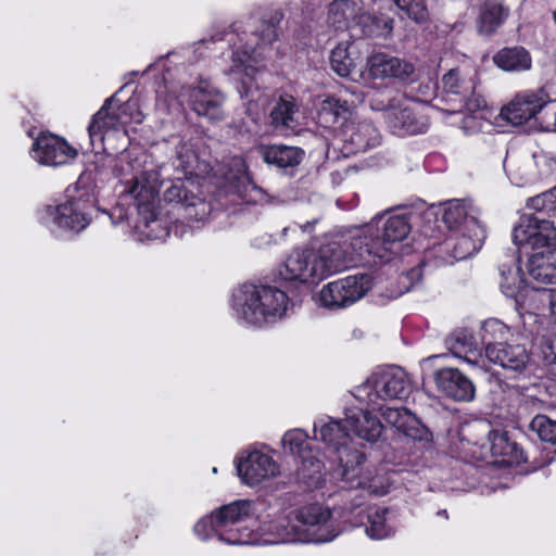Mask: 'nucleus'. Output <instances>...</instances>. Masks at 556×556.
Wrapping results in <instances>:
<instances>
[{
  "instance_id": "23",
  "label": "nucleus",
  "mask_w": 556,
  "mask_h": 556,
  "mask_svg": "<svg viewBox=\"0 0 556 556\" xmlns=\"http://www.w3.org/2000/svg\"><path fill=\"white\" fill-rule=\"evenodd\" d=\"M485 358L503 369L522 372L531 364L527 349L521 344H501L485 348Z\"/></svg>"
},
{
  "instance_id": "26",
  "label": "nucleus",
  "mask_w": 556,
  "mask_h": 556,
  "mask_svg": "<svg viewBox=\"0 0 556 556\" xmlns=\"http://www.w3.org/2000/svg\"><path fill=\"white\" fill-rule=\"evenodd\" d=\"M469 115L464 119V127L469 131H490L492 128L491 118L494 112L486 106L485 100L475 93V89L466 99H462Z\"/></svg>"
},
{
  "instance_id": "47",
  "label": "nucleus",
  "mask_w": 556,
  "mask_h": 556,
  "mask_svg": "<svg viewBox=\"0 0 556 556\" xmlns=\"http://www.w3.org/2000/svg\"><path fill=\"white\" fill-rule=\"evenodd\" d=\"M527 206L538 213L546 211L553 216H556V186L548 191L530 198L527 202Z\"/></svg>"
},
{
  "instance_id": "55",
  "label": "nucleus",
  "mask_w": 556,
  "mask_h": 556,
  "mask_svg": "<svg viewBox=\"0 0 556 556\" xmlns=\"http://www.w3.org/2000/svg\"><path fill=\"white\" fill-rule=\"evenodd\" d=\"M445 515H446V510H443L442 517H445Z\"/></svg>"
},
{
  "instance_id": "54",
  "label": "nucleus",
  "mask_w": 556,
  "mask_h": 556,
  "mask_svg": "<svg viewBox=\"0 0 556 556\" xmlns=\"http://www.w3.org/2000/svg\"><path fill=\"white\" fill-rule=\"evenodd\" d=\"M213 472H214V473H216V472H217V468H216V467H214V468H213Z\"/></svg>"
},
{
  "instance_id": "35",
  "label": "nucleus",
  "mask_w": 556,
  "mask_h": 556,
  "mask_svg": "<svg viewBox=\"0 0 556 556\" xmlns=\"http://www.w3.org/2000/svg\"><path fill=\"white\" fill-rule=\"evenodd\" d=\"M199 165L198 155L190 141H181L176 147V156L173 162L176 174L185 176V178L193 185V177H198L197 167Z\"/></svg>"
},
{
  "instance_id": "50",
  "label": "nucleus",
  "mask_w": 556,
  "mask_h": 556,
  "mask_svg": "<svg viewBox=\"0 0 556 556\" xmlns=\"http://www.w3.org/2000/svg\"><path fill=\"white\" fill-rule=\"evenodd\" d=\"M388 90L375 92L370 98V108L374 111H383L387 114V119L389 121V114L391 111V105H396V101L400 100V97L390 98Z\"/></svg>"
},
{
  "instance_id": "19",
  "label": "nucleus",
  "mask_w": 556,
  "mask_h": 556,
  "mask_svg": "<svg viewBox=\"0 0 556 556\" xmlns=\"http://www.w3.org/2000/svg\"><path fill=\"white\" fill-rule=\"evenodd\" d=\"M198 182L194 179L193 185H190L185 176L176 174L165 188L163 199L185 211H193V213L188 212L186 217L200 220L206 215L208 206L195 194Z\"/></svg>"
},
{
  "instance_id": "15",
  "label": "nucleus",
  "mask_w": 556,
  "mask_h": 556,
  "mask_svg": "<svg viewBox=\"0 0 556 556\" xmlns=\"http://www.w3.org/2000/svg\"><path fill=\"white\" fill-rule=\"evenodd\" d=\"M370 288L369 276H349L324 286L317 295V301L327 308L345 307L361 300Z\"/></svg>"
},
{
  "instance_id": "14",
  "label": "nucleus",
  "mask_w": 556,
  "mask_h": 556,
  "mask_svg": "<svg viewBox=\"0 0 556 556\" xmlns=\"http://www.w3.org/2000/svg\"><path fill=\"white\" fill-rule=\"evenodd\" d=\"M281 442L286 450L301 458L300 479L311 489L323 488L326 483L325 465L311 448L307 433L293 429L285 433Z\"/></svg>"
},
{
  "instance_id": "21",
  "label": "nucleus",
  "mask_w": 556,
  "mask_h": 556,
  "mask_svg": "<svg viewBox=\"0 0 556 556\" xmlns=\"http://www.w3.org/2000/svg\"><path fill=\"white\" fill-rule=\"evenodd\" d=\"M414 65L405 60L384 52H375L367 58L365 70L361 73L363 81L371 79L406 80L414 74Z\"/></svg>"
},
{
  "instance_id": "37",
  "label": "nucleus",
  "mask_w": 556,
  "mask_h": 556,
  "mask_svg": "<svg viewBox=\"0 0 556 556\" xmlns=\"http://www.w3.org/2000/svg\"><path fill=\"white\" fill-rule=\"evenodd\" d=\"M388 425L403 432L407 437L415 438L418 431L417 418L406 408L388 407L382 412Z\"/></svg>"
},
{
  "instance_id": "45",
  "label": "nucleus",
  "mask_w": 556,
  "mask_h": 556,
  "mask_svg": "<svg viewBox=\"0 0 556 556\" xmlns=\"http://www.w3.org/2000/svg\"><path fill=\"white\" fill-rule=\"evenodd\" d=\"M448 349L451 353L457 357L464 359L471 366L485 369L484 359L481 355H478L475 351H472L467 342L466 337H454L447 341Z\"/></svg>"
},
{
  "instance_id": "27",
  "label": "nucleus",
  "mask_w": 556,
  "mask_h": 556,
  "mask_svg": "<svg viewBox=\"0 0 556 556\" xmlns=\"http://www.w3.org/2000/svg\"><path fill=\"white\" fill-rule=\"evenodd\" d=\"M469 229L459 230L453 247V256L456 260L467 258L477 253L486 237V230L480 220L469 219Z\"/></svg>"
},
{
  "instance_id": "32",
  "label": "nucleus",
  "mask_w": 556,
  "mask_h": 556,
  "mask_svg": "<svg viewBox=\"0 0 556 556\" xmlns=\"http://www.w3.org/2000/svg\"><path fill=\"white\" fill-rule=\"evenodd\" d=\"M359 8L351 0H334L328 10V24L336 30L354 28Z\"/></svg>"
},
{
  "instance_id": "9",
  "label": "nucleus",
  "mask_w": 556,
  "mask_h": 556,
  "mask_svg": "<svg viewBox=\"0 0 556 556\" xmlns=\"http://www.w3.org/2000/svg\"><path fill=\"white\" fill-rule=\"evenodd\" d=\"M293 513L301 543H328L343 532L336 510L323 503H309Z\"/></svg>"
},
{
  "instance_id": "43",
  "label": "nucleus",
  "mask_w": 556,
  "mask_h": 556,
  "mask_svg": "<svg viewBox=\"0 0 556 556\" xmlns=\"http://www.w3.org/2000/svg\"><path fill=\"white\" fill-rule=\"evenodd\" d=\"M513 336L511 329L496 318L485 320L481 326V340L485 348L501 345Z\"/></svg>"
},
{
  "instance_id": "29",
  "label": "nucleus",
  "mask_w": 556,
  "mask_h": 556,
  "mask_svg": "<svg viewBox=\"0 0 556 556\" xmlns=\"http://www.w3.org/2000/svg\"><path fill=\"white\" fill-rule=\"evenodd\" d=\"M363 101L364 97L362 94H356L355 99L352 100L348 98H327L321 102L318 110V122L324 127H331L340 119L345 121L355 105Z\"/></svg>"
},
{
  "instance_id": "42",
  "label": "nucleus",
  "mask_w": 556,
  "mask_h": 556,
  "mask_svg": "<svg viewBox=\"0 0 556 556\" xmlns=\"http://www.w3.org/2000/svg\"><path fill=\"white\" fill-rule=\"evenodd\" d=\"M345 131L351 132L350 141L355 151H363L375 147L379 141L376 127L368 122L359 123L357 126L346 125Z\"/></svg>"
},
{
  "instance_id": "36",
  "label": "nucleus",
  "mask_w": 556,
  "mask_h": 556,
  "mask_svg": "<svg viewBox=\"0 0 556 556\" xmlns=\"http://www.w3.org/2000/svg\"><path fill=\"white\" fill-rule=\"evenodd\" d=\"M508 10L495 0L486 1L478 18V30L484 35H491L506 20Z\"/></svg>"
},
{
  "instance_id": "51",
  "label": "nucleus",
  "mask_w": 556,
  "mask_h": 556,
  "mask_svg": "<svg viewBox=\"0 0 556 556\" xmlns=\"http://www.w3.org/2000/svg\"><path fill=\"white\" fill-rule=\"evenodd\" d=\"M536 295L541 301L548 302L551 313L556 317V290H543L542 292H536Z\"/></svg>"
},
{
  "instance_id": "7",
  "label": "nucleus",
  "mask_w": 556,
  "mask_h": 556,
  "mask_svg": "<svg viewBox=\"0 0 556 556\" xmlns=\"http://www.w3.org/2000/svg\"><path fill=\"white\" fill-rule=\"evenodd\" d=\"M288 305V295L270 286L244 285L233 294L237 318L251 326L262 327L281 319Z\"/></svg>"
},
{
  "instance_id": "40",
  "label": "nucleus",
  "mask_w": 556,
  "mask_h": 556,
  "mask_svg": "<svg viewBox=\"0 0 556 556\" xmlns=\"http://www.w3.org/2000/svg\"><path fill=\"white\" fill-rule=\"evenodd\" d=\"M388 508H375L368 513L366 534L372 540H383L394 534V526L387 518Z\"/></svg>"
},
{
  "instance_id": "28",
  "label": "nucleus",
  "mask_w": 556,
  "mask_h": 556,
  "mask_svg": "<svg viewBox=\"0 0 556 556\" xmlns=\"http://www.w3.org/2000/svg\"><path fill=\"white\" fill-rule=\"evenodd\" d=\"M480 211L471 201L451 200L446 202L442 211V220L450 229H469V219H479Z\"/></svg>"
},
{
  "instance_id": "46",
  "label": "nucleus",
  "mask_w": 556,
  "mask_h": 556,
  "mask_svg": "<svg viewBox=\"0 0 556 556\" xmlns=\"http://www.w3.org/2000/svg\"><path fill=\"white\" fill-rule=\"evenodd\" d=\"M349 42H341L331 52V68L342 77L349 76L354 67V61L349 52Z\"/></svg>"
},
{
  "instance_id": "18",
  "label": "nucleus",
  "mask_w": 556,
  "mask_h": 556,
  "mask_svg": "<svg viewBox=\"0 0 556 556\" xmlns=\"http://www.w3.org/2000/svg\"><path fill=\"white\" fill-rule=\"evenodd\" d=\"M77 150L70 143L53 134L42 132L34 141L30 155L40 165L62 166L76 159Z\"/></svg>"
},
{
  "instance_id": "20",
  "label": "nucleus",
  "mask_w": 556,
  "mask_h": 556,
  "mask_svg": "<svg viewBox=\"0 0 556 556\" xmlns=\"http://www.w3.org/2000/svg\"><path fill=\"white\" fill-rule=\"evenodd\" d=\"M548 103H552V101L544 90H525L517 93L513 100L501 110L498 116L511 125H521L535 117Z\"/></svg>"
},
{
  "instance_id": "13",
  "label": "nucleus",
  "mask_w": 556,
  "mask_h": 556,
  "mask_svg": "<svg viewBox=\"0 0 556 556\" xmlns=\"http://www.w3.org/2000/svg\"><path fill=\"white\" fill-rule=\"evenodd\" d=\"M235 466L241 482L250 488L267 486L281 475V466L273 453L258 447L241 451Z\"/></svg>"
},
{
  "instance_id": "3",
  "label": "nucleus",
  "mask_w": 556,
  "mask_h": 556,
  "mask_svg": "<svg viewBox=\"0 0 556 556\" xmlns=\"http://www.w3.org/2000/svg\"><path fill=\"white\" fill-rule=\"evenodd\" d=\"M313 432L316 440H320L338 454L341 467V478L350 488L362 489L370 494L382 495L387 493L383 479L370 467H364L363 453L350 448L351 433L345 419L321 417L315 420Z\"/></svg>"
},
{
  "instance_id": "22",
  "label": "nucleus",
  "mask_w": 556,
  "mask_h": 556,
  "mask_svg": "<svg viewBox=\"0 0 556 556\" xmlns=\"http://www.w3.org/2000/svg\"><path fill=\"white\" fill-rule=\"evenodd\" d=\"M224 100L223 93L207 80H201L189 91V101L194 112L211 121H219L224 117Z\"/></svg>"
},
{
  "instance_id": "39",
  "label": "nucleus",
  "mask_w": 556,
  "mask_h": 556,
  "mask_svg": "<svg viewBox=\"0 0 556 556\" xmlns=\"http://www.w3.org/2000/svg\"><path fill=\"white\" fill-rule=\"evenodd\" d=\"M355 27H359L361 33L368 37H386L393 29V20L359 11Z\"/></svg>"
},
{
  "instance_id": "30",
  "label": "nucleus",
  "mask_w": 556,
  "mask_h": 556,
  "mask_svg": "<svg viewBox=\"0 0 556 556\" xmlns=\"http://www.w3.org/2000/svg\"><path fill=\"white\" fill-rule=\"evenodd\" d=\"M488 440L490 452L495 463L504 466H513L522 460V451L516 443L508 440L505 432L492 430L489 432Z\"/></svg>"
},
{
  "instance_id": "2",
  "label": "nucleus",
  "mask_w": 556,
  "mask_h": 556,
  "mask_svg": "<svg viewBox=\"0 0 556 556\" xmlns=\"http://www.w3.org/2000/svg\"><path fill=\"white\" fill-rule=\"evenodd\" d=\"M361 238L331 240L318 249L294 250L278 269L282 280L315 283L357 262Z\"/></svg>"
},
{
  "instance_id": "49",
  "label": "nucleus",
  "mask_w": 556,
  "mask_h": 556,
  "mask_svg": "<svg viewBox=\"0 0 556 556\" xmlns=\"http://www.w3.org/2000/svg\"><path fill=\"white\" fill-rule=\"evenodd\" d=\"M531 428L536 431L541 440L556 443V420L545 415H538L532 419Z\"/></svg>"
},
{
  "instance_id": "11",
  "label": "nucleus",
  "mask_w": 556,
  "mask_h": 556,
  "mask_svg": "<svg viewBox=\"0 0 556 556\" xmlns=\"http://www.w3.org/2000/svg\"><path fill=\"white\" fill-rule=\"evenodd\" d=\"M504 169L514 185L522 187L551 176L556 170V159L539 147H527L508 152Z\"/></svg>"
},
{
  "instance_id": "5",
  "label": "nucleus",
  "mask_w": 556,
  "mask_h": 556,
  "mask_svg": "<svg viewBox=\"0 0 556 556\" xmlns=\"http://www.w3.org/2000/svg\"><path fill=\"white\" fill-rule=\"evenodd\" d=\"M519 248H530L528 274L539 288L556 283V226L538 215H522L513 230Z\"/></svg>"
},
{
  "instance_id": "24",
  "label": "nucleus",
  "mask_w": 556,
  "mask_h": 556,
  "mask_svg": "<svg viewBox=\"0 0 556 556\" xmlns=\"http://www.w3.org/2000/svg\"><path fill=\"white\" fill-rule=\"evenodd\" d=\"M438 389L455 401H470L475 396L473 383L458 369L444 368L435 372Z\"/></svg>"
},
{
  "instance_id": "16",
  "label": "nucleus",
  "mask_w": 556,
  "mask_h": 556,
  "mask_svg": "<svg viewBox=\"0 0 556 556\" xmlns=\"http://www.w3.org/2000/svg\"><path fill=\"white\" fill-rule=\"evenodd\" d=\"M39 220L52 232H79L89 224V217L79 200H66L46 206L39 212Z\"/></svg>"
},
{
  "instance_id": "4",
  "label": "nucleus",
  "mask_w": 556,
  "mask_h": 556,
  "mask_svg": "<svg viewBox=\"0 0 556 556\" xmlns=\"http://www.w3.org/2000/svg\"><path fill=\"white\" fill-rule=\"evenodd\" d=\"M169 170V166L163 165L160 169L146 170L134 176L126 182L113 212L118 220H124L128 218L131 208L136 210L139 215L136 227L151 240L163 239L168 235L166 223L156 212V195L161 179Z\"/></svg>"
},
{
  "instance_id": "12",
  "label": "nucleus",
  "mask_w": 556,
  "mask_h": 556,
  "mask_svg": "<svg viewBox=\"0 0 556 556\" xmlns=\"http://www.w3.org/2000/svg\"><path fill=\"white\" fill-rule=\"evenodd\" d=\"M281 20L282 13L275 12L270 20L268 22H264L262 26L257 48L245 47L242 50L237 48L233 52L230 72L239 76L242 85V90H240L242 96L248 97L251 94L253 83L256 74L258 73L256 64L262 56L260 50L262 47L271 45L278 38L277 26Z\"/></svg>"
},
{
  "instance_id": "1",
  "label": "nucleus",
  "mask_w": 556,
  "mask_h": 556,
  "mask_svg": "<svg viewBox=\"0 0 556 556\" xmlns=\"http://www.w3.org/2000/svg\"><path fill=\"white\" fill-rule=\"evenodd\" d=\"M253 515L252 501H235L201 518L193 531L202 541L216 536L229 545L301 543L293 511L263 521L257 532L242 526Z\"/></svg>"
},
{
  "instance_id": "33",
  "label": "nucleus",
  "mask_w": 556,
  "mask_h": 556,
  "mask_svg": "<svg viewBox=\"0 0 556 556\" xmlns=\"http://www.w3.org/2000/svg\"><path fill=\"white\" fill-rule=\"evenodd\" d=\"M493 61L505 72H525L532 65L530 53L522 47L504 48L494 54Z\"/></svg>"
},
{
  "instance_id": "34",
  "label": "nucleus",
  "mask_w": 556,
  "mask_h": 556,
  "mask_svg": "<svg viewBox=\"0 0 556 556\" xmlns=\"http://www.w3.org/2000/svg\"><path fill=\"white\" fill-rule=\"evenodd\" d=\"M227 185L225 186L228 192L238 193L240 197H247L248 191L257 190L248 174L245 161L236 156L230 162V173L226 177Z\"/></svg>"
},
{
  "instance_id": "48",
  "label": "nucleus",
  "mask_w": 556,
  "mask_h": 556,
  "mask_svg": "<svg viewBox=\"0 0 556 556\" xmlns=\"http://www.w3.org/2000/svg\"><path fill=\"white\" fill-rule=\"evenodd\" d=\"M395 4L416 23L428 20V9L425 0H394Z\"/></svg>"
},
{
  "instance_id": "8",
  "label": "nucleus",
  "mask_w": 556,
  "mask_h": 556,
  "mask_svg": "<svg viewBox=\"0 0 556 556\" xmlns=\"http://www.w3.org/2000/svg\"><path fill=\"white\" fill-rule=\"evenodd\" d=\"M406 372L400 367L379 368L356 387L354 397L371 409H382L388 400H401L409 392Z\"/></svg>"
},
{
  "instance_id": "25",
  "label": "nucleus",
  "mask_w": 556,
  "mask_h": 556,
  "mask_svg": "<svg viewBox=\"0 0 556 556\" xmlns=\"http://www.w3.org/2000/svg\"><path fill=\"white\" fill-rule=\"evenodd\" d=\"M345 424L350 432L367 442H376L383 430L380 420L362 407L346 408Z\"/></svg>"
},
{
  "instance_id": "41",
  "label": "nucleus",
  "mask_w": 556,
  "mask_h": 556,
  "mask_svg": "<svg viewBox=\"0 0 556 556\" xmlns=\"http://www.w3.org/2000/svg\"><path fill=\"white\" fill-rule=\"evenodd\" d=\"M299 108L293 97H281L271 111V121L276 127L294 128L298 123Z\"/></svg>"
},
{
  "instance_id": "44",
  "label": "nucleus",
  "mask_w": 556,
  "mask_h": 556,
  "mask_svg": "<svg viewBox=\"0 0 556 556\" xmlns=\"http://www.w3.org/2000/svg\"><path fill=\"white\" fill-rule=\"evenodd\" d=\"M443 89L453 96H457L459 101L466 99L475 89L472 80H465L460 77L458 70H451L442 77Z\"/></svg>"
},
{
  "instance_id": "52",
  "label": "nucleus",
  "mask_w": 556,
  "mask_h": 556,
  "mask_svg": "<svg viewBox=\"0 0 556 556\" xmlns=\"http://www.w3.org/2000/svg\"><path fill=\"white\" fill-rule=\"evenodd\" d=\"M552 108H551V116L547 118V115L545 116L544 118V122L546 123V128H553L556 130V103H553L552 102Z\"/></svg>"
},
{
  "instance_id": "38",
  "label": "nucleus",
  "mask_w": 556,
  "mask_h": 556,
  "mask_svg": "<svg viewBox=\"0 0 556 556\" xmlns=\"http://www.w3.org/2000/svg\"><path fill=\"white\" fill-rule=\"evenodd\" d=\"M501 288L507 298L515 299L517 303H522L525 301L523 293L528 294L529 292L518 267L509 268L507 271L502 269ZM534 289L535 287L530 290L532 296H536V291H534Z\"/></svg>"
},
{
  "instance_id": "10",
  "label": "nucleus",
  "mask_w": 556,
  "mask_h": 556,
  "mask_svg": "<svg viewBox=\"0 0 556 556\" xmlns=\"http://www.w3.org/2000/svg\"><path fill=\"white\" fill-rule=\"evenodd\" d=\"M380 232L375 239L369 240V228L357 230L349 237V241L361 238L363 250L362 254L357 255V261L362 260L365 254L374 255L382 261H390L399 254L401 242L410 231V225L406 216L401 214L390 215L380 218Z\"/></svg>"
},
{
  "instance_id": "53",
  "label": "nucleus",
  "mask_w": 556,
  "mask_h": 556,
  "mask_svg": "<svg viewBox=\"0 0 556 556\" xmlns=\"http://www.w3.org/2000/svg\"><path fill=\"white\" fill-rule=\"evenodd\" d=\"M128 170H130V172H132V170H134V167H132V165H131V164H127V168L122 167V168L119 169V172H121V173H119V175H121V176H126V172H128Z\"/></svg>"
},
{
  "instance_id": "56",
  "label": "nucleus",
  "mask_w": 556,
  "mask_h": 556,
  "mask_svg": "<svg viewBox=\"0 0 556 556\" xmlns=\"http://www.w3.org/2000/svg\"><path fill=\"white\" fill-rule=\"evenodd\" d=\"M445 515H446V510H443L442 517H445Z\"/></svg>"
},
{
  "instance_id": "31",
  "label": "nucleus",
  "mask_w": 556,
  "mask_h": 556,
  "mask_svg": "<svg viewBox=\"0 0 556 556\" xmlns=\"http://www.w3.org/2000/svg\"><path fill=\"white\" fill-rule=\"evenodd\" d=\"M260 154L267 164L287 168L298 166L303 159L304 152L296 147L273 144L262 146Z\"/></svg>"
},
{
  "instance_id": "6",
  "label": "nucleus",
  "mask_w": 556,
  "mask_h": 556,
  "mask_svg": "<svg viewBox=\"0 0 556 556\" xmlns=\"http://www.w3.org/2000/svg\"><path fill=\"white\" fill-rule=\"evenodd\" d=\"M143 118L138 98L119 103L113 96L93 115L88 126L90 142L108 154L124 152L130 142L126 127L140 124Z\"/></svg>"
},
{
  "instance_id": "17",
  "label": "nucleus",
  "mask_w": 556,
  "mask_h": 556,
  "mask_svg": "<svg viewBox=\"0 0 556 556\" xmlns=\"http://www.w3.org/2000/svg\"><path fill=\"white\" fill-rule=\"evenodd\" d=\"M425 109L421 102L400 96L396 105H391L389 125L400 136L422 134L429 125Z\"/></svg>"
}]
</instances>
